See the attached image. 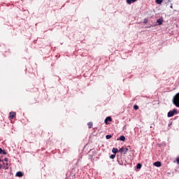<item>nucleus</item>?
Here are the masks:
<instances>
[{"label":"nucleus","mask_w":179,"mask_h":179,"mask_svg":"<svg viewBox=\"0 0 179 179\" xmlns=\"http://www.w3.org/2000/svg\"><path fill=\"white\" fill-rule=\"evenodd\" d=\"M177 114H178V110H177V108H173L168 112L167 117L168 118H171V117H174V115H177Z\"/></svg>","instance_id":"obj_1"},{"label":"nucleus","mask_w":179,"mask_h":179,"mask_svg":"<svg viewBox=\"0 0 179 179\" xmlns=\"http://www.w3.org/2000/svg\"><path fill=\"white\" fill-rule=\"evenodd\" d=\"M130 149V152H131V146H127V148H124V147H122L121 148H120L119 150V153H120V155H127V152H128V150H129Z\"/></svg>","instance_id":"obj_2"},{"label":"nucleus","mask_w":179,"mask_h":179,"mask_svg":"<svg viewBox=\"0 0 179 179\" xmlns=\"http://www.w3.org/2000/svg\"><path fill=\"white\" fill-rule=\"evenodd\" d=\"M117 162L120 166H124V161L122 160V155H117Z\"/></svg>","instance_id":"obj_3"},{"label":"nucleus","mask_w":179,"mask_h":179,"mask_svg":"<svg viewBox=\"0 0 179 179\" xmlns=\"http://www.w3.org/2000/svg\"><path fill=\"white\" fill-rule=\"evenodd\" d=\"M163 22H164V20H163V17L158 18L157 20V26H162L163 24Z\"/></svg>","instance_id":"obj_4"},{"label":"nucleus","mask_w":179,"mask_h":179,"mask_svg":"<svg viewBox=\"0 0 179 179\" xmlns=\"http://www.w3.org/2000/svg\"><path fill=\"white\" fill-rule=\"evenodd\" d=\"M111 121H113V118L111 117V116H108L106 117L104 122L107 125L108 122H111Z\"/></svg>","instance_id":"obj_5"},{"label":"nucleus","mask_w":179,"mask_h":179,"mask_svg":"<svg viewBox=\"0 0 179 179\" xmlns=\"http://www.w3.org/2000/svg\"><path fill=\"white\" fill-rule=\"evenodd\" d=\"M24 176V173L22 171H17L15 174V177H19V178H22Z\"/></svg>","instance_id":"obj_6"},{"label":"nucleus","mask_w":179,"mask_h":179,"mask_svg":"<svg viewBox=\"0 0 179 179\" xmlns=\"http://www.w3.org/2000/svg\"><path fill=\"white\" fill-rule=\"evenodd\" d=\"M16 117V113L15 112H10L9 113V118L10 120H13Z\"/></svg>","instance_id":"obj_7"},{"label":"nucleus","mask_w":179,"mask_h":179,"mask_svg":"<svg viewBox=\"0 0 179 179\" xmlns=\"http://www.w3.org/2000/svg\"><path fill=\"white\" fill-rule=\"evenodd\" d=\"M0 52H6V46H5V45H0Z\"/></svg>","instance_id":"obj_8"},{"label":"nucleus","mask_w":179,"mask_h":179,"mask_svg":"<svg viewBox=\"0 0 179 179\" xmlns=\"http://www.w3.org/2000/svg\"><path fill=\"white\" fill-rule=\"evenodd\" d=\"M153 166L155 167H162V162L160 161H157L153 163Z\"/></svg>","instance_id":"obj_9"},{"label":"nucleus","mask_w":179,"mask_h":179,"mask_svg":"<svg viewBox=\"0 0 179 179\" xmlns=\"http://www.w3.org/2000/svg\"><path fill=\"white\" fill-rule=\"evenodd\" d=\"M3 169L4 170H8L9 169V163H8V162H3Z\"/></svg>","instance_id":"obj_10"},{"label":"nucleus","mask_w":179,"mask_h":179,"mask_svg":"<svg viewBox=\"0 0 179 179\" xmlns=\"http://www.w3.org/2000/svg\"><path fill=\"white\" fill-rule=\"evenodd\" d=\"M125 136L122 135L119 138H117V141H121V142H125Z\"/></svg>","instance_id":"obj_11"},{"label":"nucleus","mask_w":179,"mask_h":179,"mask_svg":"<svg viewBox=\"0 0 179 179\" xmlns=\"http://www.w3.org/2000/svg\"><path fill=\"white\" fill-rule=\"evenodd\" d=\"M118 152H120V150H118V148H113L112 149V152L113 153V155H117Z\"/></svg>","instance_id":"obj_12"},{"label":"nucleus","mask_w":179,"mask_h":179,"mask_svg":"<svg viewBox=\"0 0 179 179\" xmlns=\"http://www.w3.org/2000/svg\"><path fill=\"white\" fill-rule=\"evenodd\" d=\"M142 169V164L138 163L136 166H135L136 170H141Z\"/></svg>","instance_id":"obj_13"},{"label":"nucleus","mask_w":179,"mask_h":179,"mask_svg":"<svg viewBox=\"0 0 179 179\" xmlns=\"http://www.w3.org/2000/svg\"><path fill=\"white\" fill-rule=\"evenodd\" d=\"M138 0H126V2L128 5H131V3H134V2H136Z\"/></svg>","instance_id":"obj_14"},{"label":"nucleus","mask_w":179,"mask_h":179,"mask_svg":"<svg viewBox=\"0 0 179 179\" xmlns=\"http://www.w3.org/2000/svg\"><path fill=\"white\" fill-rule=\"evenodd\" d=\"M0 155H8L6 150L0 148Z\"/></svg>","instance_id":"obj_15"},{"label":"nucleus","mask_w":179,"mask_h":179,"mask_svg":"<svg viewBox=\"0 0 179 179\" xmlns=\"http://www.w3.org/2000/svg\"><path fill=\"white\" fill-rule=\"evenodd\" d=\"M93 155H89V157H90V159H93V156H94V155H97V152L96 150H93L92 151Z\"/></svg>","instance_id":"obj_16"},{"label":"nucleus","mask_w":179,"mask_h":179,"mask_svg":"<svg viewBox=\"0 0 179 179\" xmlns=\"http://www.w3.org/2000/svg\"><path fill=\"white\" fill-rule=\"evenodd\" d=\"M87 125H88L89 129H92V128L93 127V122H89L87 123Z\"/></svg>","instance_id":"obj_17"},{"label":"nucleus","mask_w":179,"mask_h":179,"mask_svg":"<svg viewBox=\"0 0 179 179\" xmlns=\"http://www.w3.org/2000/svg\"><path fill=\"white\" fill-rule=\"evenodd\" d=\"M74 169H75V168H73V169H72V171H71V175L72 176V177H73L74 178H76V174L74 173V171H73Z\"/></svg>","instance_id":"obj_18"},{"label":"nucleus","mask_w":179,"mask_h":179,"mask_svg":"<svg viewBox=\"0 0 179 179\" xmlns=\"http://www.w3.org/2000/svg\"><path fill=\"white\" fill-rule=\"evenodd\" d=\"M155 2L157 5H162V3H163V0H155Z\"/></svg>","instance_id":"obj_19"},{"label":"nucleus","mask_w":179,"mask_h":179,"mask_svg":"<svg viewBox=\"0 0 179 179\" xmlns=\"http://www.w3.org/2000/svg\"><path fill=\"white\" fill-rule=\"evenodd\" d=\"M157 26V24H155L154 25L150 24L145 27V29H150V27H155Z\"/></svg>","instance_id":"obj_20"},{"label":"nucleus","mask_w":179,"mask_h":179,"mask_svg":"<svg viewBox=\"0 0 179 179\" xmlns=\"http://www.w3.org/2000/svg\"><path fill=\"white\" fill-rule=\"evenodd\" d=\"M133 108H134V110H139V106H138V105L135 104V105L133 106Z\"/></svg>","instance_id":"obj_21"},{"label":"nucleus","mask_w":179,"mask_h":179,"mask_svg":"<svg viewBox=\"0 0 179 179\" xmlns=\"http://www.w3.org/2000/svg\"><path fill=\"white\" fill-rule=\"evenodd\" d=\"M111 138H113L111 134H108L106 136V139H111Z\"/></svg>","instance_id":"obj_22"},{"label":"nucleus","mask_w":179,"mask_h":179,"mask_svg":"<svg viewBox=\"0 0 179 179\" xmlns=\"http://www.w3.org/2000/svg\"><path fill=\"white\" fill-rule=\"evenodd\" d=\"M115 156H116L115 154H112L110 155V159H115Z\"/></svg>","instance_id":"obj_23"},{"label":"nucleus","mask_w":179,"mask_h":179,"mask_svg":"<svg viewBox=\"0 0 179 179\" xmlns=\"http://www.w3.org/2000/svg\"><path fill=\"white\" fill-rule=\"evenodd\" d=\"M149 20L148 19V18H145L144 19V20H143V23L145 24H146L147 23H148V21Z\"/></svg>","instance_id":"obj_24"},{"label":"nucleus","mask_w":179,"mask_h":179,"mask_svg":"<svg viewBox=\"0 0 179 179\" xmlns=\"http://www.w3.org/2000/svg\"><path fill=\"white\" fill-rule=\"evenodd\" d=\"M1 160H3V163H8V162H9V159L8 158H4V159H1Z\"/></svg>","instance_id":"obj_25"},{"label":"nucleus","mask_w":179,"mask_h":179,"mask_svg":"<svg viewBox=\"0 0 179 179\" xmlns=\"http://www.w3.org/2000/svg\"><path fill=\"white\" fill-rule=\"evenodd\" d=\"M2 169H3V165H2L1 164H0V170H2Z\"/></svg>","instance_id":"obj_26"},{"label":"nucleus","mask_w":179,"mask_h":179,"mask_svg":"<svg viewBox=\"0 0 179 179\" xmlns=\"http://www.w3.org/2000/svg\"><path fill=\"white\" fill-rule=\"evenodd\" d=\"M124 129H127V126H125V125L123 127V131H124Z\"/></svg>","instance_id":"obj_27"},{"label":"nucleus","mask_w":179,"mask_h":179,"mask_svg":"<svg viewBox=\"0 0 179 179\" xmlns=\"http://www.w3.org/2000/svg\"><path fill=\"white\" fill-rule=\"evenodd\" d=\"M121 57H122L123 59H125V57H124V55H121Z\"/></svg>","instance_id":"obj_28"},{"label":"nucleus","mask_w":179,"mask_h":179,"mask_svg":"<svg viewBox=\"0 0 179 179\" xmlns=\"http://www.w3.org/2000/svg\"><path fill=\"white\" fill-rule=\"evenodd\" d=\"M170 8L171 9H173V4H171Z\"/></svg>","instance_id":"obj_29"},{"label":"nucleus","mask_w":179,"mask_h":179,"mask_svg":"<svg viewBox=\"0 0 179 179\" xmlns=\"http://www.w3.org/2000/svg\"><path fill=\"white\" fill-rule=\"evenodd\" d=\"M172 122H169V127H170V125H171Z\"/></svg>","instance_id":"obj_30"},{"label":"nucleus","mask_w":179,"mask_h":179,"mask_svg":"<svg viewBox=\"0 0 179 179\" xmlns=\"http://www.w3.org/2000/svg\"><path fill=\"white\" fill-rule=\"evenodd\" d=\"M59 78V80H61V78H59V76H57Z\"/></svg>","instance_id":"obj_31"},{"label":"nucleus","mask_w":179,"mask_h":179,"mask_svg":"<svg viewBox=\"0 0 179 179\" xmlns=\"http://www.w3.org/2000/svg\"><path fill=\"white\" fill-rule=\"evenodd\" d=\"M79 160H80V159H78V162H79Z\"/></svg>","instance_id":"obj_32"},{"label":"nucleus","mask_w":179,"mask_h":179,"mask_svg":"<svg viewBox=\"0 0 179 179\" xmlns=\"http://www.w3.org/2000/svg\"><path fill=\"white\" fill-rule=\"evenodd\" d=\"M64 6H65V4L63 5V8H64Z\"/></svg>","instance_id":"obj_33"},{"label":"nucleus","mask_w":179,"mask_h":179,"mask_svg":"<svg viewBox=\"0 0 179 179\" xmlns=\"http://www.w3.org/2000/svg\"><path fill=\"white\" fill-rule=\"evenodd\" d=\"M7 156H8V157H9V156H10V155H8Z\"/></svg>","instance_id":"obj_34"}]
</instances>
